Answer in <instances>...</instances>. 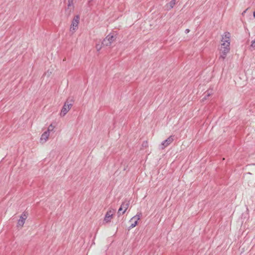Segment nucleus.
Here are the masks:
<instances>
[{
  "label": "nucleus",
  "instance_id": "f257e3e1",
  "mask_svg": "<svg viewBox=\"0 0 255 255\" xmlns=\"http://www.w3.org/2000/svg\"><path fill=\"white\" fill-rule=\"evenodd\" d=\"M230 42H228V43H222L221 44V48L220 49V56L219 57V59H222L224 60L227 54L230 51Z\"/></svg>",
  "mask_w": 255,
  "mask_h": 255
},
{
  "label": "nucleus",
  "instance_id": "aec40b11",
  "mask_svg": "<svg viewBox=\"0 0 255 255\" xmlns=\"http://www.w3.org/2000/svg\"><path fill=\"white\" fill-rule=\"evenodd\" d=\"M147 142H145V143H143L142 145H143V146H144V145L146 146V145L147 144Z\"/></svg>",
  "mask_w": 255,
  "mask_h": 255
},
{
  "label": "nucleus",
  "instance_id": "4468645a",
  "mask_svg": "<svg viewBox=\"0 0 255 255\" xmlns=\"http://www.w3.org/2000/svg\"><path fill=\"white\" fill-rule=\"evenodd\" d=\"M141 216V213H140L139 214H137L136 215H135V216L132 217L130 219V221H132L133 219H135V220H137V222H138V221L140 219Z\"/></svg>",
  "mask_w": 255,
  "mask_h": 255
},
{
  "label": "nucleus",
  "instance_id": "6e6552de",
  "mask_svg": "<svg viewBox=\"0 0 255 255\" xmlns=\"http://www.w3.org/2000/svg\"><path fill=\"white\" fill-rule=\"evenodd\" d=\"M27 213L24 212L20 217V219L18 220L17 225L18 226L22 227L25 223V221L27 217Z\"/></svg>",
  "mask_w": 255,
  "mask_h": 255
},
{
  "label": "nucleus",
  "instance_id": "9b49d317",
  "mask_svg": "<svg viewBox=\"0 0 255 255\" xmlns=\"http://www.w3.org/2000/svg\"><path fill=\"white\" fill-rule=\"evenodd\" d=\"M49 136V133L48 131H45L42 135L40 137V142L42 143H45L48 139Z\"/></svg>",
  "mask_w": 255,
  "mask_h": 255
},
{
  "label": "nucleus",
  "instance_id": "0eeeda50",
  "mask_svg": "<svg viewBox=\"0 0 255 255\" xmlns=\"http://www.w3.org/2000/svg\"><path fill=\"white\" fill-rule=\"evenodd\" d=\"M174 135H170L166 140L163 141L160 145V148L161 149H164L168 145L171 144L174 140Z\"/></svg>",
  "mask_w": 255,
  "mask_h": 255
},
{
  "label": "nucleus",
  "instance_id": "ddd939ff",
  "mask_svg": "<svg viewBox=\"0 0 255 255\" xmlns=\"http://www.w3.org/2000/svg\"><path fill=\"white\" fill-rule=\"evenodd\" d=\"M212 94V90H208L207 91V94L205 96V97L203 98V101L206 100L208 97H209L210 95Z\"/></svg>",
  "mask_w": 255,
  "mask_h": 255
},
{
  "label": "nucleus",
  "instance_id": "2eb2a0df",
  "mask_svg": "<svg viewBox=\"0 0 255 255\" xmlns=\"http://www.w3.org/2000/svg\"><path fill=\"white\" fill-rule=\"evenodd\" d=\"M55 127L52 125V124H51L48 128V129L46 131H48V133H50V131H52L53 130Z\"/></svg>",
  "mask_w": 255,
  "mask_h": 255
},
{
  "label": "nucleus",
  "instance_id": "20e7f679",
  "mask_svg": "<svg viewBox=\"0 0 255 255\" xmlns=\"http://www.w3.org/2000/svg\"><path fill=\"white\" fill-rule=\"evenodd\" d=\"M129 205V201L128 200H125L122 204L120 208H119L118 214V216H120L122 214H124L128 208Z\"/></svg>",
  "mask_w": 255,
  "mask_h": 255
},
{
  "label": "nucleus",
  "instance_id": "39448f33",
  "mask_svg": "<svg viewBox=\"0 0 255 255\" xmlns=\"http://www.w3.org/2000/svg\"><path fill=\"white\" fill-rule=\"evenodd\" d=\"M74 10L73 0H68L67 6L65 9V14L69 17Z\"/></svg>",
  "mask_w": 255,
  "mask_h": 255
},
{
  "label": "nucleus",
  "instance_id": "1a4fd4ad",
  "mask_svg": "<svg viewBox=\"0 0 255 255\" xmlns=\"http://www.w3.org/2000/svg\"><path fill=\"white\" fill-rule=\"evenodd\" d=\"M113 213L114 211H112L111 210L108 211L105 215L104 221L106 222V223H109L111 222V220L113 215Z\"/></svg>",
  "mask_w": 255,
  "mask_h": 255
},
{
  "label": "nucleus",
  "instance_id": "7ed1b4c3",
  "mask_svg": "<svg viewBox=\"0 0 255 255\" xmlns=\"http://www.w3.org/2000/svg\"><path fill=\"white\" fill-rule=\"evenodd\" d=\"M116 37L115 36L113 35H111V34L108 35L103 40L102 42V45L103 46H109L111 45V44L115 41Z\"/></svg>",
  "mask_w": 255,
  "mask_h": 255
},
{
  "label": "nucleus",
  "instance_id": "6ab92c4d",
  "mask_svg": "<svg viewBox=\"0 0 255 255\" xmlns=\"http://www.w3.org/2000/svg\"><path fill=\"white\" fill-rule=\"evenodd\" d=\"M190 31V30L189 29H186L185 31V32L186 33H188Z\"/></svg>",
  "mask_w": 255,
  "mask_h": 255
},
{
  "label": "nucleus",
  "instance_id": "412c9836",
  "mask_svg": "<svg viewBox=\"0 0 255 255\" xmlns=\"http://www.w3.org/2000/svg\"><path fill=\"white\" fill-rule=\"evenodd\" d=\"M254 16L255 17V11L254 12Z\"/></svg>",
  "mask_w": 255,
  "mask_h": 255
},
{
  "label": "nucleus",
  "instance_id": "a211bd4d",
  "mask_svg": "<svg viewBox=\"0 0 255 255\" xmlns=\"http://www.w3.org/2000/svg\"><path fill=\"white\" fill-rule=\"evenodd\" d=\"M102 46V45H100L99 44H97L96 46V48L97 50L98 51H99L101 49Z\"/></svg>",
  "mask_w": 255,
  "mask_h": 255
},
{
  "label": "nucleus",
  "instance_id": "9d476101",
  "mask_svg": "<svg viewBox=\"0 0 255 255\" xmlns=\"http://www.w3.org/2000/svg\"><path fill=\"white\" fill-rule=\"evenodd\" d=\"M230 40V33L228 32H226L224 33L222 37V42L223 43H228Z\"/></svg>",
  "mask_w": 255,
  "mask_h": 255
},
{
  "label": "nucleus",
  "instance_id": "f8f14e48",
  "mask_svg": "<svg viewBox=\"0 0 255 255\" xmlns=\"http://www.w3.org/2000/svg\"><path fill=\"white\" fill-rule=\"evenodd\" d=\"M176 2L175 0H171L169 3L166 4L165 6L166 7V9L168 10H169L172 8L173 6L175 5Z\"/></svg>",
  "mask_w": 255,
  "mask_h": 255
},
{
  "label": "nucleus",
  "instance_id": "dca6fc26",
  "mask_svg": "<svg viewBox=\"0 0 255 255\" xmlns=\"http://www.w3.org/2000/svg\"><path fill=\"white\" fill-rule=\"evenodd\" d=\"M137 224V220H135L134 223H132L129 227V229H131L135 227Z\"/></svg>",
  "mask_w": 255,
  "mask_h": 255
},
{
  "label": "nucleus",
  "instance_id": "423d86ee",
  "mask_svg": "<svg viewBox=\"0 0 255 255\" xmlns=\"http://www.w3.org/2000/svg\"><path fill=\"white\" fill-rule=\"evenodd\" d=\"M80 16L77 15L74 16L71 25L70 29L72 30L75 31L77 28L78 24L79 23Z\"/></svg>",
  "mask_w": 255,
  "mask_h": 255
},
{
  "label": "nucleus",
  "instance_id": "f03ea898",
  "mask_svg": "<svg viewBox=\"0 0 255 255\" xmlns=\"http://www.w3.org/2000/svg\"><path fill=\"white\" fill-rule=\"evenodd\" d=\"M73 101L72 99L69 100L67 99V101L65 102L64 106L62 107V109L61 111L60 115L61 116H64L71 109V107L73 106Z\"/></svg>",
  "mask_w": 255,
  "mask_h": 255
},
{
  "label": "nucleus",
  "instance_id": "f3484780",
  "mask_svg": "<svg viewBox=\"0 0 255 255\" xmlns=\"http://www.w3.org/2000/svg\"><path fill=\"white\" fill-rule=\"evenodd\" d=\"M251 47L255 50V39L252 42Z\"/></svg>",
  "mask_w": 255,
  "mask_h": 255
}]
</instances>
